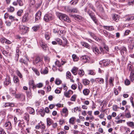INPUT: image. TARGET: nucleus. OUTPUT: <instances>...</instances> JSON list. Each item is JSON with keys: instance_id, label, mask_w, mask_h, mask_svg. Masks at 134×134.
Listing matches in <instances>:
<instances>
[{"instance_id": "nucleus-1", "label": "nucleus", "mask_w": 134, "mask_h": 134, "mask_svg": "<svg viewBox=\"0 0 134 134\" xmlns=\"http://www.w3.org/2000/svg\"><path fill=\"white\" fill-rule=\"evenodd\" d=\"M58 16L59 18L62 20L69 23L71 22V20L69 17L66 15L62 13H59L58 14Z\"/></svg>"}, {"instance_id": "nucleus-2", "label": "nucleus", "mask_w": 134, "mask_h": 134, "mask_svg": "<svg viewBox=\"0 0 134 134\" xmlns=\"http://www.w3.org/2000/svg\"><path fill=\"white\" fill-rule=\"evenodd\" d=\"M19 27L20 31L22 34H24L29 31V27L23 25H20Z\"/></svg>"}, {"instance_id": "nucleus-3", "label": "nucleus", "mask_w": 134, "mask_h": 134, "mask_svg": "<svg viewBox=\"0 0 134 134\" xmlns=\"http://www.w3.org/2000/svg\"><path fill=\"white\" fill-rule=\"evenodd\" d=\"M126 42L128 43L129 49L132 50L134 47V41L133 39L129 38L126 40Z\"/></svg>"}, {"instance_id": "nucleus-4", "label": "nucleus", "mask_w": 134, "mask_h": 134, "mask_svg": "<svg viewBox=\"0 0 134 134\" xmlns=\"http://www.w3.org/2000/svg\"><path fill=\"white\" fill-rule=\"evenodd\" d=\"M53 18L54 17L52 14H47L44 15L43 19L46 22H48L52 20L53 19Z\"/></svg>"}, {"instance_id": "nucleus-5", "label": "nucleus", "mask_w": 134, "mask_h": 134, "mask_svg": "<svg viewBox=\"0 0 134 134\" xmlns=\"http://www.w3.org/2000/svg\"><path fill=\"white\" fill-rule=\"evenodd\" d=\"M69 114V111L67 108L64 107L63 108L62 111H60L61 115L63 117H66Z\"/></svg>"}, {"instance_id": "nucleus-6", "label": "nucleus", "mask_w": 134, "mask_h": 134, "mask_svg": "<svg viewBox=\"0 0 134 134\" xmlns=\"http://www.w3.org/2000/svg\"><path fill=\"white\" fill-rule=\"evenodd\" d=\"M29 14L27 13H25L22 18L21 21L22 23H25L28 22L30 19L29 16Z\"/></svg>"}, {"instance_id": "nucleus-7", "label": "nucleus", "mask_w": 134, "mask_h": 134, "mask_svg": "<svg viewBox=\"0 0 134 134\" xmlns=\"http://www.w3.org/2000/svg\"><path fill=\"white\" fill-rule=\"evenodd\" d=\"M39 43L43 51H46L47 50L48 48L47 45L43 40H40V41Z\"/></svg>"}, {"instance_id": "nucleus-8", "label": "nucleus", "mask_w": 134, "mask_h": 134, "mask_svg": "<svg viewBox=\"0 0 134 134\" xmlns=\"http://www.w3.org/2000/svg\"><path fill=\"white\" fill-rule=\"evenodd\" d=\"M66 11L70 13H77L79 12V11L76 8H71L69 7H67L66 8Z\"/></svg>"}, {"instance_id": "nucleus-9", "label": "nucleus", "mask_w": 134, "mask_h": 134, "mask_svg": "<svg viewBox=\"0 0 134 134\" xmlns=\"http://www.w3.org/2000/svg\"><path fill=\"white\" fill-rule=\"evenodd\" d=\"M81 59L84 63L90 62V58L87 55H85L82 56L81 57Z\"/></svg>"}, {"instance_id": "nucleus-10", "label": "nucleus", "mask_w": 134, "mask_h": 134, "mask_svg": "<svg viewBox=\"0 0 134 134\" xmlns=\"http://www.w3.org/2000/svg\"><path fill=\"white\" fill-rule=\"evenodd\" d=\"M34 61L36 64H37L40 63L42 65L43 63V58L38 56L36 57Z\"/></svg>"}, {"instance_id": "nucleus-11", "label": "nucleus", "mask_w": 134, "mask_h": 134, "mask_svg": "<svg viewBox=\"0 0 134 134\" xmlns=\"http://www.w3.org/2000/svg\"><path fill=\"white\" fill-rule=\"evenodd\" d=\"M87 13L94 23H96L97 22V20L94 14L91 11L89 10L87 11Z\"/></svg>"}, {"instance_id": "nucleus-12", "label": "nucleus", "mask_w": 134, "mask_h": 134, "mask_svg": "<svg viewBox=\"0 0 134 134\" xmlns=\"http://www.w3.org/2000/svg\"><path fill=\"white\" fill-rule=\"evenodd\" d=\"M119 2L126 3L127 5H131L134 4V0H119Z\"/></svg>"}, {"instance_id": "nucleus-13", "label": "nucleus", "mask_w": 134, "mask_h": 134, "mask_svg": "<svg viewBox=\"0 0 134 134\" xmlns=\"http://www.w3.org/2000/svg\"><path fill=\"white\" fill-rule=\"evenodd\" d=\"M4 83L5 85L7 86L9 85H11V83L10 79L9 77L7 76L4 81Z\"/></svg>"}, {"instance_id": "nucleus-14", "label": "nucleus", "mask_w": 134, "mask_h": 134, "mask_svg": "<svg viewBox=\"0 0 134 134\" xmlns=\"http://www.w3.org/2000/svg\"><path fill=\"white\" fill-rule=\"evenodd\" d=\"M66 78L67 79H70L71 82L73 83L74 82V80H73V77L69 71H68L66 73Z\"/></svg>"}, {"instance_id": "nucleus-15", "label": "nucleus", "mask_w": 134, "mask_h": 134, "mask_svg": "<svg viewBox=\"0 0 134 134\" xmlns=\"http://www.w3.org/2000/svg\"><path fill=\"white\" fill-rule=\"evenodd\" d=\"M66 62V61H63V60L61 61L60 62L59 61L57 60L55 62V64L57 66L60 68L61 66L62 65H63Z\"/></svg>"}, {"instance_id": "nucleus-16", "label": "nucleus", "mask_w": 134, "mask_h": 134, "mask_svg": "<svg viewBox=\"0 0 134 134\" xmlns=\"http://www.w3.org/2000/svg\"><path fill=\"white\" fill-rule=\"evenodd\" d=\"M73 93V92L71 90H69L68 91H65L64 92V95L66 97L69 98L71 94Z\"/></svg>"}, {"instance_id": "nucleus-17", "label": "nucleus", "mask_w": 134, "mask_h": 134, "mask_svg": "<svg viewBox=\"0 0 134 134\" xmlns=\"http://www.w3.org/2000/svg\"><path fill=\"white\" fill-rule=\"evenodd\" d=\"M41 15V12L40 11H38L35 15V20L37 22L40 20Z\"/></svg>"}, {"instance_id": "nucleus-18", "label": "nucleus", "mask_w": 134, "mask_h": 134, "mask_svg": "<svg viewBox=\"0 0 134 134\" xmlns=\"http://www.w3.org/2000/svg\"><path fill=\"white\" fill-rule=\"evenodd\" d=\"M4 126L6 129L10 130L12 128L11 123L9 121L5 123Z\"/></svg>"}, {"instance_id": "nucleus-19", "label": "nucleus", "mask_w": 134, "mask_h": 134, "mask_svg": "<svg viewBox=\"0 0 134 134\" xmlns=\"http://www.w3.org/2000/svg\"><path fill=\"white\" fill-rule=\"evenodd\" d=\"M70 16L73 17L74 19L78 21L82 19V17L81 16L75 14L71 15Z\"/></svg>"}, {"instance_id": "nucleus-20", "label": "nucleus", "mask_w": 134, "mask_h": 134, "mask_svg": "<svg viewBox=\"0 0 134 134\" xmlns=\"http://www.w3.org/2000/svg\"><path fill=\"white\" fill-rule=\"evenodd\" d=\"M81 44L82 46L86 47L88 49H90L91 48L90 46L86 42H81Z\"/></svg>"}, {"instance_id": "nucleus-21", "label": "nucleus", "mask_w": 134, "mask_h": 134, "mask_svg": "<svg viewBox=\"0 0 134 134\" xmlns=\"http://www.w3.org/2000/svg\"><path fill=\"white\" fill-rule=\"evenodd\" d=\"M127 51V50L126 47H121V52L122 56H125L124 53L125 54H126V53Z\"/></svg>"}, {"instance_id": "nucleus-22", "label": "nucleus", "mask_w": 134, "mask_h": 134, "mask_svg": "<svg viewBox=\"0 0 134 134\" xmlns=\"http://www.w3.org/2000/svg\"><path fill=\"white\" fill-rule=\"evenodd\" d=\"M27 109L30 114H32L33 115L35 114V110L32 108L28 107L27 108Z\"/></svg>"}, {"instance_id": "nucleus-23", "label": "nucleus", "mask_w": 134, "mask_h": 134, "mask_svg": "<svg viewBox=\"0 0 134 134\" xmlns=\"http://www.w3.org/2000/svg\"><path fill=\"white\" fill-rule=\"evenodd\" d=\"M114 80V77H110L109 80V82L110 86L111 87H113L114 86L113 82Z\"/></svg>"}, {"instance_id": "nucleus-24", "label": "nucleus", "mask_w": 134, "mask_h": 134, "mask_svg": "<svg viewBox=\"0 0 134 134\" xmlns=\"http://www.w3.org/2000/svg\"><path fill=\"white\" fill-rule=\"evenodd\" d=\"M29 85L31 88L34 89L36 88V86L33 80H31L30 81Z\"/></svg>"}, {"instance_id": "nucleus-25", "label": "nucleus", "mask_w": 134, "mask_h": 134, "mask_svg": "<svg viewBox=\"0 0 134 134\" xmlns=\"http://www.w3.org/2000/svg\"><path fill=\"white\" fill-rule=\"evenodd\" d=\"M90 92V90L89 89L85 88L83 90V93L84 95L87 96L89 95Z\"/></svg>"}, {"instance_id": "nucleus-26", "label": "nucleus", "mask_w": 134, "mask_h": 134, "mask_svg": "<svg viewBox=\"0 0 134 134\" xmlns=\"http://www.w3.org/2000/svg\"><path fill=\"white\" fill-rule=\"evenodd\" d=\"M14 105L13 103H4L3 105V106L5 107H13L14 106Z\"/></svg>"}, {"instance_id": "nucleus-27", "label": "nucleus", "mask_w": 134, "mask_h": 134, "mask_svg": "<svg viewBox=\"0 0 134 134\" xmlns=\"http://www.w3.org/2000/svg\"><path fill=\"white\" fill-rule=\"evenodd\" d=\"M129 77L130 81L133 82L134 80V71H131Z\"/></svg>"}, {"instance_id": "nucleus-28", "label": "nucleus", "mask_w": 134, "mask_h": 134, "mask_svg": "<svg viewBox=\"0 0 134 134\" xmlns=\"http://www.w3.org/2000/svg\"><path fill=\"white\" fill-rule=\"evenodd\" d=\"M76 119V118L73 117L70 118L69 120V122L70 124L73 125L75 124V121Z\"/></svg>"}, {"instance_id": "nucleus-29", "label": "nucleus", "mask_w": 134, "mask_h": 134, "mask_svg": "<svg viewBox=\"0 0 134 134\" xmlns=\"http://www.w3.org/2000/svg\"><path fill=\"white\" fill-rule=\"evenodd\" d=\"M103 27L109 31H112L114 30V28L112 26H104Z\"/></svg>"}, {"instance_id": "nucleus-30", "label": "nucleus", "mask_w": 134, "mask_h": 134, "mask_svg": "<svg viewBox=\"0 0 134 134\" xmlns=\"http://www.w3.org/2000/svg\"><path fill=\"white\" fill-rule=\"evenodd\" d=\"M82 81L83 83L85 86L88 85L90 83V81L86 79H83Z\"/></svg>"}, {"instance_id": "nucleus-31", "label": "nucleus", "mask_w": 134, "mask_h": 134, "mask_svg": "<svg viewBox=\"0 0 134 134\" xmlns=\"http://www.w3.org/2000/svg\"><path fill=\"white\" fill-rule=\"evenodd\" d=\"M46 121L47 126H49L52 124L53 121L50 118H47L46 119Z\"/></svg>"}, {"instance_id": "nucleus-32", "label": "nucleus", "mask_w": 134, "mask_h": 134, "mask_svg": "<svg viewBox=\"0 0 134 134\" xmlns=\"http://www.w3.org/2000/svg\"><path fill=\"white\" fill-rule=\"evenodd\" d=\"M96 80L99 84H103L104 82V79L102 78H96Z\"/></svg>"}, {"instance_id": "nucleus-33", "label": "nucleus", "mask_w": 134, "mask_h": 134, "mask_svg": "<svg viewBox=\"0 0 134 134\" xmlns=\"http://www.w3.org/2000/svg\"><path fill=\"white\" fill-rule=\"evenodd\" d=\"M113 19L115 21L118 22L119 19V16L116 14H114L113 16Z\"/></svg>"}, {"instance_id": "nucleus-34", "label": "nucleus", "mask_w": 134, "mask_h": 134, "mask_svg": "<svg viewBox=\"0 0 134 134\" xmlns=\"http://www.w3.org/2000/svg\"><path fill=\"white\" fill-rule=\"evenodd\" d=\"M127 125L132 128H134V122L132 121H128L127 122Z\"/></svg>"}, {"instance_id": "nucleus-35", "label": "nucleus", "mask_w": 134, "mask_h": 134, "mask_svg": "<svg viewBox=\"0 0 134 134\" xmlns=\"http://www.w3.org/2000/svg\"><path fill=\"white\" fill-rule=\"evenodd\" d=\"M92 50L93 51L94 53L96 55H97L99 53V50L97 47H94L93 48Z\"/></svg>"}, {"instance_id": "nucleus-36", "label": "nucleus", "mask_w": 134, "mask_h": 134, "mask_svg": "<svg viewBox=\"0 0 134 134\" xmlns=\"http://www.w3.org/2000/svg\"><path fill=\"white\" fill-rule=\"evenodd\" d=\"M2 53L3 54L6 56V57H10L11 55L10 53L8 52H7L5 50H3L2 51Z\"/></svg>"}, {"instance_id": "nucleus-37", "label": "nucleus", "mask_w": 134, "mask_h": 134, "mask_svg": "<svg viewBox=\"0 0 134 134\" xmlns=\"http://www.w3.org/2000/svg\"><path fill=\"white\" fill-rule=\"evenodd\" d=\"M39 113L43 117L45 114L44 109L43 108L40 109Z\"/></svg>"}, {"instance_id": "nucleus-38", "label": "nucleus", "mask_w": 134, "mask_h": 134, "mask_svg": "<svg viewBox=\"0 0 134 134\" xmlns=\"http://www.w3.org/2000/svg\"><path fill=\"white\" fill-rule=\"evenodd\" d=\"M77 72L78 74L81 77L83 76L85 74L84 71L82 70H78Z\"/></svg>"}, {"instance_id": "nucleus-39", "label": "nucleus", "mask_w": 134, "mask_h": 134, "mask_svg": "<svg viewBox=\"0 0 134 134\" xmlns=\"http://www.w3.org/2000/svg\"><path fill=\"white\" fill-rule=\"evenodd\" d=\"M66 31H62L61 30H59L58 31V36H60L64 35Z\"/></svg>"}, {"instance_id": "nucleus-40", "label": "nucleus", "mask_w": 134, "mask_h": 134, "mask_svg": "<svg viewBox=\"0 0 134 134\" xmlns=\"http://www.w3.org/2000/svg\"><path fill=\"white\" fill-rule=\"evenodd\" d=\"M100 49L102 52H104L105 50L108 51L109 49L108 47L106 45H104L103 48L100 47Z\"/></svg>"}, {"instance_id": "nucleus-41", "label": "nucleus", "mask_w": 134, "mask_h": 134, "mask_svg": "<svg viewBox=\"0 0 134 134\" xmlns=\"http://www.w3.org/2000/svg\"><path fill=\"white\" fill-rule=\"evenodd\" d=\"M78 69L77 67H74L72 69L71 71L72 73L75 75H77L76 71Z\"/></svg>"}, {"instance_id": "nucleus-42", "label": "nucleus", "mask_w": 134, "mask_h": 134, "mask_svg": "<svg viewBox=\"0 0 134 134\" xmlns=\"http://www.w3.org/2000/svg\"><path fill=\"white\" fill-rule=\"evenodd\" d=\"M20 100L24 102L25 101V96L23 94H21V96L19 98Z\"/></svg>"}, {"instance_id": "nucleus-43", "label": "nucleus", "mask_w": 134, "mask_h": 134, "mask_svg": "<svg viewBox=\"0 0 134 134\" xmlns=\"http://www.w3.org/2000/svg\"><path fill=\"white\" fill-rule=\"evenodd\" d=\"M32 69L33 71L35 72L36 75L37 76H39L40 75V73L37 70V69L36 68L33 67L32 68Z\"/></svg>"}, {"instance_id": "nucleus-44", "label": "nucleus", "mask_w": 134, "mask_h": 134, "mask_svg": "<svg viewBox=\"0 0 134 134\" xmlns=\"http://www.w3.org/2000/svg\"><path fill=\"white\" fill-rule=\"evenodd\" d=\"M77 97V95L75 94H74L72 96L70 100L71 101L75 102L76 100Z\"/></svg>"}, {"instance_id": "nucleus-45", "label": "nucleus", "mask_w": 134, "mask_h": 134, "mask_svg": "<svg viewBox=\"0 0 134 134\" xmlns=\"http://www.w3.org/2000/svg\"><path fill=\"white\" fill-rule=\"evenodd\" d=\"M134 19V17L131 15H129L128 17L127 18L126 17V21H130L133 20Z\"/></svg>"}, {"instance_id": "nucleus-46", "label": "nucleus", "mask_w": 134, "mask_h": 134, "mask_svg": "<svg viewBox=\"0 0 134 134\" xmlns=\"http://www.w3.org/2000/svg\"><path fill=\"white\" fill-rule=\"evenodd\" d=\"M48 72V69L47 68H46L43 70H41V72L42 74H47Z\"/></svg>"}, {"instance_id": "nucleus-47", "label": "nucleus", "mask_w": 134, "mask_h": 134, "mask_svg": "<svg viewBox=\"0 0 134 134\" xmlns=\"http://www.w3.org/2000/svg\"><path fill=\"white\" fill-rule=\"evenodd\" d=\"M55 40L58 43L59 45H62L63 46V44L64 43L62 42V40L61 39L59 38H57Z\"/></svg>"}, {"instance_id": "nucleus-48", "label": "nucleus", "mask_w": 134, "mask_h": 134, "mask_svg": "<svg viewBox=\"0 0 134 134\" xmlns=\"http://www.w3.org/2000/svg\"><path fill=\"white\" fill-rule=\"evenodd\" d=\"M26 93L27 98L30 99L31 98L32 94L31 92L30 91H26Z\"/></svg>"}, {"instance_id": "nucleus-49", "label": "nucleus", "mask_w": 134, "mask_h": 134, "mask_svg": "<svg viewBox=\"0 0 134 134\" xmlns=\"http://www.w3.org/2000/svg\"><path fill=\"white\" fill-rule=\"evenodd\" d=\"M24 118L26 121H28L29 119V114H28L25 113L24 115Z\"/></svg>"}, {"instance_id": "nucleus-50", "label": "nucleus", "mask_w": 134, "mask_h": 134, "mask_svg": "<svg viewBox=\"0 0 134 134\" xmlns=\"http://www.w3.org/2000/svg\"><path fill=\"white\" fill-rule=\"evenodd\" d=\"M18 4L20 6H22L24 5V3L22 0H16Z\"/></svg>"}, {"instance_id": "nucleus-51", "label": "nucleus", "mask_w": 134, "mask_h": 134, "mask_svg": "<svg viewBox=\"0 0 134 134\" xmlns=\"http://www.w3.org/2000/svg\"><path fill=\"white\" fill-rule=\"evenodd\" d=\"M128 68L129 71H134V69L133 66L131 64H129L128 65Z\"/></svg>"}, {"instance_id": "nucleus-52", "label": "nucleus", "mask_w": 134, "mask_h": 134, "mask_svg": "<svg viewBox=\"0 0 134 134\" xmlns=\"http://www.w3.org/2000/svg\"><path fill=\"white\" fill-rule=\"evenodd\" d=\"M120 108L119 107H118L117 105H114L113 106V109L115 111H118V109Z\"/></svg>"}, {"instance_id": "nucleus-53", "label": "nucleus", "mask_w": 134, "mask_h": 134, "mask_svg": "<svg viewBox=\"0 0 134 134\" xmlns=\"http://www.w3.org/2000/svg\"><path fill=\"white\" fill-rule=\"evenodd\" d=\"M8 12H13L14 11L15 8L13 7L10 6L8 8Z\"/></svg>"}, {"instance_id": "nucleus-54", "label": "nucleus", "mask_w": 134, "mask_h": 134, "mask_svg": "<svg viewBox=\"0 0 134 134\" xmlns=\"http://www.w3.org/2000/svg\"><path fill=\"white\" fill-rule=\"evenodd\" d=\"M13 80L14 82L15 83H17L19 82V80L18 77L16 76H14L13 78Z\"/></svg>"}, {"instance_id": "nucleus-55", "label": "nucleus", "mask_w": 134, "mask_h": 134, "mask_svg": "<svg viewBox=\"0 0 134 134\" xmlns=\"http://www.w3.org/2000/svg\"><path fill=\"white\" fill-rule=\"evenodd\" d=\"M39 25L35 26L32 27V29L34 31H36L40 28Z\"/></svg>"}, {"instance_id": "nucleus-56", "label": "nucleus", "mask_w": 134, "mask_h": 134, "mask_svg": "<svg viewBox=\"0 0 134 134\" xmlns=\"http://www.w3.org/2000/svg\"><path fill=\"white\" fill-rule=\"evenodd\" d=\"M45 37L47 40H49L50 37V34L49 33L46 32L45 34Z\"/></svg>"}, {"instance_id": "nucleus-57", "label": "nucleus", "mask_w": 134, "mask_h": 134, "mask_svg": "<svg viewBox=\"0 0 134 134\" xmlns=\"http://www.w3.org/2000/svg\"><path fill=\"white\" fill-rule=\"evenodd\" d=\"M78 110L79 111H81L80 109H79L78 107H75L72 109V111L73 112L76 113Z\"/></svg>"}, {"instance_id": "nucleus-58", "label": "nucleus", "mask_w": 134, "mask_h": 134, "mask_svg": "<svg viewBox=\"0 0 134 134\" xmlns=\"http://www.w3.org/2000/svg\"><path fill=\"white\" fill-rule=\"evenodd\" d=\"M10 93L12 96H14L15 94V91L13 90L12 88H10L9 89Z\"/></svg>"}, {"instance_id": "nucleus-59", "label": "nucleus", "mask_w": 134, "mask_h": 134, "mask_svg": "<svg viewBox=\"0 0 134 134\" xmlns=\"http://www.w3.org/2000/svg\"><path fill=\"white\" fill-rule=\"evenodd\" d=\"M88 74L89 75H94L95 74V72L94 70H90L88 71Z\"/></svg>"}, {"instance_id": "nucleus-60", "label": "nucleus", "mask_w": 134, "mask_h": 134, "mask_svg": "<svg viewBox=\"0 0 134 134\" xmlns=\"http://www.w3.org/2000/svg\"><path fill=\"white\" fill-rule=\"evenodd\" d=\"M23 10H19L17 12V15L18 16H21V14L23 13Z\"/></svg>"}, {"instance_id": "nucleus-61", "label": "nucleus", "mask_w": 134, "mask_h": 134, "mask_svg": "<svg viewBox=\"0 0 134 134\" xmlns=\"http://www.w3.org/2000/svg\"><path fill=\"white\" fill-rule=\"evenodd\" d=\"M78 1L79 0H72L70 1V3L71 4L75 5L77 3Z\"/></svg>"}, {"instance_id": "nucleus-62", "label": "nucleus", "mask_w": 134, "mask_h": 134, "mask_svg": "<svg viewBox=\"0 0 134 134\" xmlns=\"http://www.w3.org/2000/svg\"><path fill=\"white\" fill-rule=\"evenodd\" d=\"M82 85L79 82L78 83V88L79 90V91H81V90L82 88Z\"/></svg>"}, {"instance_id": "nucleus-63", "label": "nucleus", "mask_w": 134, "mask_h": 134, "mask_svg": "<svg viewBox=\"0 0 134 134\" xmlns=\"http://www.w3.org/2000/svg\"><path fill=\"white\" fill-rule=\"evenodd\" d=\"M72 57L73 60L74 61H76L77 60L78 58L75 54H73L72 55Z\"/></svg>"}, {"instance_id": "nucleus-64", "label": "nucleus", "mask_w": 134, "mask_h": 134, "mask_svg": "<svg viewBox=\"0 0 134 134\" xmlns=\"http://www.w3.org/2000/svg\"><path fill=\"white\" fill-rule=\"evenodd\" d=\"M19 62L22 63H24L27 66L28 65V64L27 62L25 61L23 59H20L19 60Z\"/></svg>"}]
</instances>
